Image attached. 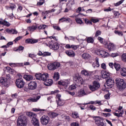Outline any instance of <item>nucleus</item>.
Instances as JSON below:
<instances>
[{"label": "nucleus", "instance_id": "f257e3e1", "mask_svg": "<svg viewBox=\"0 0 126 126\" xmlns=\"http://www.w3.org/2000/svg\"><path fill=\"white\" fill-rule=\"evenodd\" d=\"M27 121L28 119L26 116L21 115L17 120V126H27Z\"/></svg>", "mask_w": 126, "mask_h": 126}, {"label": "nucleus", "instance_id": "f03ea898", "mask_svg": "<svg viewBox=\"0 0 126 126\" xmlns=\"http://www.w3.org/2000/svg\"><path fill=\"white\" fill-rule=\"evenodd\" d=\"M116 81L118 89L120 91H123L124 89H126V85L124 79L118 78L116 79Z\"/></svg>", "mask_w": 126, "mask_h": 126}, {"label": "nucleus", "instance_id": "7ed1b4c3", "mask_svg": "<svg viewBox=\"0 0 126 126\" xmlns=\"http://www.w3.org/2000/svg\"><path fill=\"white\" fill-rule=\"evenodd\" d=\"M19 78L17 79L16 80V85L18 88H23L24 86L25 85V82H24V80L21 78L22 77V75L21 74H19Z\"/></svg>", "mask_w": 126, "mask_h": 126}, {"label": "nucleus", "instance_id": "20e7f679", "mask_svg": "<svg viewBox=\"0 0 126 126\" xmlns=\"http://www.w3.org/2000/svg\"><path fill=\"white\" fill-rule=\"evenodd\" d=\"M11 79V78L10 77V75L7 74L6 75V78H0L1 84L4 86H6L7 85H8V83L10 81Z\"/></svg>", "mask_w": 126, "mask_h": 126}, {"label": "nucleus", "instance_id": "39448f33", "mask_svg": "<svg viewBox=\"0 0 126 126\" xmlns=\"http://www.w3.org/2000/svg\"><path fill=\"white\" fill-rule=\"evenodd\" d=\"M94 119L95 121V124L97 126H106L105 123H104V119L101 117H94Z\"/></svg>", "mask_w": 126, "mask_h": 126}, {"label": "nucleus", "instance_id": "423d86ee", "mask_svg": "<svg viewBox=\"0 0 126 126\" xmlns=\"http://www.w3.org/2000/svg\"><path fill=\"white\" fill-rule=\"evenodd\" d=\"M61 66V63L58 62H55L52 63H50L48 64L47 67L49 70H55L57 69L58 67Z\"/></svg>", "mask_w": 126, "mask_h": 126}, {"label": "nucleus", "instance_id": "0eeeda50", "mask_svg": "<svg viewBox=\"0 0 126 126\" xmlns=\"http://www.w3.org/2000/svg\"><path fill=\"white\" fill-rule=\"evenodd\" d=\"M48 46L50 49L54 50V51H57L60 48V45L58 42H54L53 41L49 42L48 43Z\"/></svg>", "mask_w": 126, "mask_h": 126}, {"label": "nucleus", "instance_id": "6e6552de", "mask_svg": "<svg viewBox=\"0 0 126 126\" xmlns=\"http://www.w3.org/2000/svg\"><path fill=\"white\" fill-rule=\"evenodd\" d=\"M89 88L91 91H96L100 88V83L99 82L94 81L93 82V85H90Z\"/></svg>", "mask_w": 126, "mask_h": 126}, {"label": "nucleus", "instance_id": "1a4fd4ad", "mask_svg": "<svg viewBox=\"0 0 126 126\" xmlns=\"http://www.w3.org/2000/svg\"><path fill=\"white\" fill-rule=\"evenodd\" d=\"M50 118L47 115H43L40 118V122L43 126H46L50 123Z\"/></svg>", "mask_w": 126, "mask_h": 126}, {"label": "nucleus", "instance_id": "9d476101", "mask_svg": "<svg viewBox=\"0 0 126 126\" xmlns=\"http://www.w3.org/2000/svg\"><path fill=\"white\" fill-rule=\"evenodd\" d=\"M105 46H106V48L108 49L109 52L115 51L116 49V45L112 42L109 43L108 44H107V42H106Z\"/></svg>", "mask_w": 126, "mask_h": 126}, {"label": "nucleus", "instance_id": "9b49d317", "mask_svg": "<svg viewBox=\"0 0 126 126\" xmlns=\"http://www.w3.org/2000/svg\"><path fill=\"white\" fill-rule=\"evenodd\" d=\"M37 88V83L35 81H31L28 84L29 90H35Z\"/></svg>", "mask_w": 126, "mask_h": 126}, {"label": "nucleus", "instance_id": "f8f14e48", "mask_svg": "<svg viewBox=\"0 0 126 126\" xmlns=\"http://www.w3.org/2000/svg\"><path fill=\"white\" fill-rule=\"evenodd\" d=\"M61 95L60 94H57L56 95L57 101L58 106H63L64 105V101L61 99Z\"/></svg>", "mask_w": 126, "mask_h": 126}, {"label": "nucleus", "instance_id": "ddd939ff", "mask_svg": "<svg viewBox=\"0 0 126 126\" xmlns=\"http://www.w3.org/2000/svg\"><path fill=\"white\" fill-rule=\"evenodd\" d=\"M115 84V82L114 81V80L112 78L108 79V80L106 81V86H108V88H112L113 86H114Z\"/></svg>", "mask_w": 126, "mask_h": 126}, {"label": "nucleus", "instance_id": "4468645a", "mask_svg": "<svg viewBox=\"0 0 126 126\" xmlns=\"http://www.w3.org/2000/svg\"><path fill=\"white\" fill-rule=\"evenodd\" d=\"M41 98V96H35L33 97H30V98L28 99V102H37L39 99Z\"/></svg>", "mask_w": 126, "mask_h": 126}, {"label": "nucleus", "instance_id": "2eb2a0df", "mask_svg": "<svg viewBox=\"0 0 126 126\" xmlns=\"http://www.w3.org/2000/svg\"><path fill=\"white\" fill-rule=\"evenodd\" d=\"M65 53L68 57H70L71 58H74V57H75V53H74V51L71 50L66 51Z\"/></svg>", "mask_w": 126, "mask_h": 126}, {"label": "nucleus", "instance_id": "dca6fc26", "mask_svg": "<svg viewBox=\"0 0 126 126\" xmlns=\"http://www.w3.org/2000/svg\"><path fill=\"white\" fill-rule=\"evenodd\" d=\"M43 83L45 86H51L54 83V81L51 79H47Z\"/></svg>", "mask_w": 126, "mask_h": 126}, {"label": "nucleus", "instance_id": "f3484780", "mask_svg": "<svg viewBox=\"0 0 126 126\" xmlns=\"http://www.w3.org/2000/svg\"><path fill=\"white\" fill-rule=\"evenodd\" d=\"M101 75L102 78H108L110 77V73L102 70L101 71Z\"/></svg>", "mask_w": 126, "mask_h": 126}, {"label": "nucleus", "instance_id": "a211bd4d", "mask_svg": "<svg viewBox=\"0 0 126 126\" xmlns=\"http://www.w3.org/2000/svg\"><path fill=\"white\" fill-rule=\"evenodd\" d=\"M87 95L86 93L84 91V89H82L78 91V96L79 97H83V96H85Z\"/></svg>", "mask_w": 126, "mask_h": 126}, {"label": "nucleus", "instance_id": "6ab92c4d", "mask_svg": "<svg viewBox=\"0 0 126 126\" xmlns=\"http://www.w3.org/2000/svg\"><path fill=\"white\" fill-rule=\"evenodd\" d=\"M48 78H49V74L47 73H43L41 74V79L40 80L45 82Z\"/></svg>", "mask_w": 126, "mask_h": 126}, {"label": "nucleus", "instance_id": "aec40b11", "mask_svg": "<svg viewBox=\"0 0 126 126\" xmlns=\"http://www.w3.org/2000/svg\"><path fill=\"white\" fill-rule=\"evenodd\" d=\"M23 78H24V79L27 81H30L33 80V76L31 75H24Z\"/></svg>", "mask_w": 126, "mask_h": 126}, {"label": "nucleus", "instance_id": "412c9836", "mask_svg": "<svg viewBox=\"0 0 126 126\" xmlns=\"http://www.w3.org/2000/svg\"><path fill=\"white\" fill-rule=\"evenodd\" d=\"M32 123L34 126H40L39 124V120L36 118H32Z\"/></svg>", "mask_w": 126, "mask_h": 126}, {"label": "nucleus", "instance_id": "4be33fe9", "mask_svg": "<svg viewBox=\"0 0 126 126\" xmlns=\"http://www.w3.org/2000/svg\"><path fill=\"white\" fill-rule=\"evenodd\" d=\"M82 57L84 60H90L91 55L88 53H84L82 55Z\"/></svg>", "mask_w": 126, "mask_h": 126}, {"label": "nucleus", "instance_id": "5701e85b", "mask_svg": "<svg viewBox=\"0 0 126 126\" xmlns=\"http://www.w3.org/2000/svg\"><path fill=\"white\" fill-rule=\"evenodd\" d=\"M91 104L92 105H95V104H98V105H99V106H101V105H102V103H101V101H99L98 100H96L95 101H91L90 102H88L86 104H84V105H88V104Z\"/></svg>", "mask_w": 126, "mask_h": 126}, {"label": "nucleus", "instance_id": "b1692460", "mask_svg": "<svg viewBox=\"0 0 126 126\" xmlns=\"http://www.w3.org/2000/svg\"><path fill=\"white\" fill-rule=\"evenodd\" d=\"M58 84L59 85H62V86H67V84H68V82H67V81L66 80H60L58 81Z\"/></svg>", "mask_w": 126, "mask_h": 126}, {"label": "nucleus", "instance_id": "393cba45", "mask_svg": "<svg viewBox=\"0 0 126 126\" xmlns=\"http://www.w3.org/2000/svg\"><path fill=\"white\" fill-rule=\"evenodd\" d=\"M49 116L51 119H54V118H57L59 116V113L57 112H50L49 113Z\"/></svg>", "mask_w": 126, "mask_h": 126}, {"label": "nucleus", "instance_id": "a878e982", "mask_svg": "<svg viewBox=\"0 0 126 126\" xmlns=\"http://www.w3.org/2000/svg\"><path fill=\"white\" fill-rule=\"evenodd\" d=\"M6 32L9 34H17L18 32L16 30H9L7 29L5 30Z\"/></svg>", "mask_w": 126, "mask_h": 126}, {"label": "nucleus", "instance_id": "bb28decb", "mask_svg": "<svg viewBox=\"0 0 126 126\" xmlns=\"http://www.w3.org/2000/svg\"><path fill=\"white\" fill-rule=\"evenodd\" d=\"M27 115L28 117H29V118H32V120L37 117V115L33 112H29L27 113Z\"/></svg>", "mask_w": 126, "mask_h": 126}, {"label": "nucleus", "instance_id": "cd10ccee", "mask_svg": "<svg viewBox=\"0 0 126 126\" xmlns=\"http://www.w3.org/2000/svg\"><path fill=\"white\" fill-rule=\"evenodd\" d=\"M120 74L122 76H126V68L123 67L120 69Z\"/></svg>", "mask_w": 126, "mask_h": 126}, {"label": "nucleus", "instance_id": "c85d7f7f", "mask_svg": "<svg viewBox=\"0 0 126 126\" xmlns=\"http://www.w3.org/2000/svg\"><path fill=\"white\" fill-rule=\"evenodd\" d=\"M65 21H68V22H71V19L69 18H64L63 17L61 19H59V22H64Z\"/></svg>", "mask_w": 126, "mask_h": 126}, {"label": "nucleus", "instance_id": "c756f323", "mask_svg": "<svg viewBox=\"0 0 126 126\" xmlns=\"http://www.w3.org/2000/svg\"><path fill=\"white\" fill-rule=\"evenodd\" d=\"M76 81L79 83V84H81L82 85L83 84L84 81L83 80V79L81 77H78L77 79L76 80Z\"/></svg>", "mask_w": 126, "mask_h": 126}, {"label": "nucleus", "instance_id": "7c9ffc66", "mask_svg": "<svg viewBox=\"0 0 126 126\" xmlns=\"http://www.w3.org/2000/svg\"><path fill=\"white\" fill-rule=\"evenodd\" d=\"M53 79L56 81H57V80L58 79H60V73H59V72H55L54 73V75L53 76Z\"/></svg>", "mask_w": 126, "mask_h": 126}, {"label": "nucleus", "instance_id": "2f4dec72", "mask_svg": "<svg viewBox=\"0 0 126 126\" xmlns=\"http://www.w3.org/2000/svg\"><path fill=\"white\" fill-rule=\"evenodd\" d=\"M81 74L86 76H89V75H91V72H88L87 71L84 70L81 71Z\"/></svg>", "mask_w": 126, "mask_h": 126}, {"label": "nucleus", "instance_id": "473e14b6", "mask_svg": "<svg viewBox=\"0 0 126 126\" xmlns=\"http://www.w3.org/2000/svg\"><path fill=\"white\" fill-rule=\"evenodd\" d=\"M37 28H38V27H37V26H32V27H29L28 28L29 31H32V32L36 30Z\"/></svg>", "mask_w": 126, "mask_h": 126}, {"label": "nucleus", "instance_id": "72a5a7b5", "mask_svg": "<svg viewBox=\"0 0 126 126\" xmlns=\"http://www.w3.org/2000/svg\"><path fill=\"white\" fill-rule=\"evenodd\" d=\"M7 9L10 8L12 10H13L14 8H16V5L13 3H10L9 7H6Z\"/></svg>", "mask_w": 126, "mask_h": 126}, {"label": "nucleus", "instance_id": "f704fd0d", "mask_svg": "<svg viewBox=\"0 0 126 126\" xmlns=\"http://www.w3.org/2000/svg\"><path fill=\"white\" fill-rule=\"evenodd\" d=\"M56 9H52V10H50L49 11H46L45 12H42V15H47L48 13H50V12H54L55 11Z\"/></svg>", "mask_w": 126, "mask_h": 126}, {"label": "nucleus", "instance_id": "c9c22d12", "mask_svg": "<svg viewBox=\"0 0 126 126\" xmlns=\"http://www.w3.org/2000/svg\"><path fill=\"white\" fill-rule=\"evenodd\" d=\"M114 67L117 70V71H119L120 69H121V65L120 64L117 63H114Z\"/></svg>", "mask_w": 126, "mask_h": 126}, {"label": "nucleus", "instance_id": "e433bc0d", "mask_svg": "<svg viewBox=\"0 0 126 126\" xmlns=\"http://www.w3.org/2000/svg\"><path fill=\"white\" fill-rule=\"evenodd\" d=\"M87 41L88 43L93 44L94 42V39H93L92 37H89L87 39Z\"/></svg>", "mask_w": 126, "mask_h": 126}, {"label": "nucleus", "instance_id": "4c0bfd02", "mask_svg": "<svg viewBox=\"0 0 126 126\" xmlns=\"http://www.w3.org/2000/svg\"><path fill=\"white\" fill-rule=\"evenodd\" d=\"M5 68L6 69H7V70H8L9 73H11V74H12L13 72H14V70L11 69V68H10V67L7 66Z\"/></svg>", "mask_w": 126, "mask_h": 126}, {"label": "nucleus", "instance_id": "58836bf2", "mask_svg": "<svg viewBox=\"0 0 126 126\" xmlns=\"http://www.w3.org/2000/svg\"><path fill=\"white\" fill-rule=\"evenodd\" d=\"M71 117L73 119H77V118H78V113L77 112H73L72 113Z\"/></svg>", "mask_w": 126, "mask_h": 126}, {"label": "nucleus", "instance_id": "ea45409f", "mask_svg": "<svg viewBox=\"0 0 126 126\" xmlns=\"http://www.w3.org/2000/svg\"><path fill=\"white\" fill-rule=\"evenodd\" d=\"M35 78L37 80H41V77H42V74L39 73V74H35Z\"/></svg>", "mask_w": 126, "mask_h": 126}, {"label": "nucleus", "instance_id": "a19ab883", "mask_svg": "<svg viewBox=\"0 0 126 126\" xmlns=\"http://www.w3.org/2000/svg\"><path fill=\"white\" fill-rule=\"evenodd\" d=\"M114 33L116 34V35H119V36H123L124 35L123 32H120L119 31H115Z\"/></svg>", "mask_w": 126, "mask_h": 126}, {"label": "nucleus", "instance_id": "79ce46f5", "mask_svg": "<svg viewBox=\"0 0 126 126\" xmlns=\"http://www.w3.org/2000/svg\"><path fill=\"white\" fill-rule=\"evenodd\" d=\"M84 20L86 24H91V25H92V22H91V21L88 19H84Z\"/></svg>", "mask_w": 126, "mask_h": 126}, {"label": "nucleus", "instance_id": "37998d69", "mask_svg": "<svg viewBox=\"0 0 126 126\" xmlns=\"http://www.w3.org/2000/svg\"><path fill=\"white\" fill-rule=\"evenodd\" d=\"M111 114L110 113H103L102 116L105 117V118L111 117Z\"/></svg>", "mask_w": 126, "mask_h": 126}, {"label": "nucleus", "instance_id": "c03bdc74", "mask_svg": "<svg viewBox=\"0 0 126 126\" xmlns=\"http://www.w3.org/2000/svg\"><path fill=\"white\" fill-rule=\"evenodd\" d=\"M95 63H96V67H99L100 66V64L99 63V58H95Z\"/></svg>", "mask_w": 126, "mask_h": 126}, {"label": "nucleus", "instance_id": "a18cd8bd", "mask_svg": "<svg viewBox=\"0 0 126 126\" xmlns=\"http://www.w3.org/2000/svg\"><path fill=\"white\" fill-rule=\"evenodd\" d=\"M33 39H28L26 40L25 42L26 44H32Z\"/></svg>", "mask_w": 126, "mask_h": 126}, {"label": "nucleus", "instance_id": "49530a36", "mask_svg": "<svg viewBox=\"0 0 126 126\" xmlns=\"http://www.w3.org/2000/svg\"><path fill=\"white\" fill-rule=\"evenodd\" d=\"M33 111L34 112H42L45 111L44 109H41L40 108H33Z\"/></svg>", "mask_w": 126, "mask_h": 126}, {"label": "nucleus", "instance_id": "de8ad7c7", "mask_svg": "<svg viewBox=\"0 0 126 126\" xmlns=\"http://www.w3.org/2000/svg\"><path fill=\"white\" fill-rule=\"evenodd\" d=\"M66 6H67V8H68V9L69 10L71 9V7H72V5L70 4V1H69L67 2Z\"/></svg>", "mask_w": 126, "mask_h": 126}, {"label": "nucleus", "instance_id": "09e8293b", "mask_svg": "<svg viewBox=\"0 0 126 126\" xmlns=\"http://www.w3.org/2000/svg\"><path fill=\"white\" fill-rule=\"evenodd\" d=\"M123 113L122 112H120V113H114V116H116V117H118V118H120V117H122V116H123Z\"/></svg>", "mask_w": 126, "mask_h": 126}, {"label": "nucleus", "instance_id": "8fccbe9b", "mask_svg": "<svg viewBox=\"0 0 126 126\" xmlns=\"http://www.w3.org/2000/svg\"><path fill=\"white\" fill-rule=\"evenodd\" d=\"M3 25H4L5 26H7V27H9V26H10V24L7 22V21L4 20Z\"/></svg>", "mask_w": 126, "mask_h": 126}, {"label": "nucleus", "instance_id": "3c124183", "mask_svg": "<svg viewBox=\"0 0 126 126\" xmlns=\"http://www.w3.org/2000/svg\"><path fill=\"white\" fill-rule=\"evenodd\" d=\"M76 21L78 24H83V22L82 20L79 18H78L76 20Z\"/></svg>", "mask_w": 126, "mask_h": 126}, {"label": "nucleus", "instance_id": "603ef678", "mask_svg": "<svg viewBox=\"0 0 126 126\" xmlns=\"http://www.w3.org/2000/svg\"><path fill=\"white\" fill-rule=\"evenodd\" d=\"M101 33H102V32L98 30L95 32V37H98V36H100V35L101 34Z\"/></svg>", "mask_w": 126, "mask_h": 126}, {"label": "nucleus", "instance_id": "864d4df0", "mask_svg": "<svg viewBox=\"0 0 126 126\" xmlns=\"http://www.w3.org/2000/svg\"><path fill=\"white\" fill-rule=\"evenodd\" d=\"M123 1H125V0H121L119 1L118 2L115 4V6H119V5L122 4Z\"/></svg>", "mask_w": 126, "mask_h": 126}, {"label": "nucleus", "instance_id": "5fc2aeb1", "mask_svg": "<svg viewBox=\"0 0 126 126\" xmlns=\"http://www.w3.org/2000/svg\"><path fill=\"white\" fill-rule=\"evenodd\" d=\"M122 60L123 62H126V54H124L122 55Z\"/></svg>", "mask_w": 126, "mask_h": 126}, {"label": "nucleus", "instance_id": "6e6d98bb", "mask_svg": "<svg viewBox=\"0 0 126 126\" xmlns=\"http://www.w3.org/2000/svg\"><path fill=\"white\" fill-rule=\"evenodd\" d=\"M118 56H119V53H112L110 55V57H111V58H116V57H118Z\"/></svg>", "mask_w": 126, "mask_h": 126}, {"label": "nucleus", "instance_id": "4d7b16f0", "mask_svg": "<svg viewBox=\"0 0 126 126\" xmlns=\"http://www.w3.org/2000/svg\"><path fill=\"white\" fill-rule=\"evenodd\" d=\"M98 40L99 41L100 43H101V44H104V38L98 36Z\"/></svg>", "mask_w": 126, "mask_h": 126}, {"label": "nucleus", "instance_id": "13d9d810", "mask_svg": "<svg viewBox=\"0 0 126 126\" xmlns=\"http://www.w3.org/2000/svg\"><path fill=\"white\" fill-rule=\"evenodd\" d=\"M53 28H54V29H55V30H57V31H61V28H60V27L58 26H53Z\"/></svg>", "mask_w": 126, "mask_h": 126}, {"label": "nucleus", "instance_id": "bf43d9fd", "mask_svg": "<svg viewBox=\"0 0 126 126\" xmlns=\"http://www.w3.org/2000/svg\"><path fill=\"white\" fill-rule=\"evenodd\" d=\"M46 27H47V26L46 25H42V26H39L38 27V29H46Z\"/></svg>", "mask_w": 126, "mask_h": 126}, {"label": "nucleus", "instance_id": "052dcab7", "mask_svg": "<svg viewBox=\"0 0 126 126\" xmlns=\"http://www.w3.org/2000/svg\"><path fill=\"white\" fill-rule=\"evenodd\" d=\"M90 109L92 110V111H95L96 110V107L93 105H90Z\"/></svg>", "mask_w": 126, "mask_h": 126}, {"label": "nucleus", "instance_id": "680f3d73", "mask_svg": "<svg viewBox=\"0 0 126 126\" xmlns=\"http://www.w3.org/2000/svg\"><path fill=\"white\" fill-rule=\"evenodd\" d=\"M75 88H76V87H75V85H72L69 86V90H73L75 89Z\"/></svg>", "mask_w": 126, "mask_h": 126}, {"label": "nucleus", "instance_id": "e2e57ef3", "mask_svg": "<svg viewBox=\"0 0 126 126\" xmlns=\"http://www.w3.org/2000/svg\"><path fill=\"white\" fill-rule=\"evenodd\" d=\"M24 50V47L23 46H20L15 50V52H17V51H23Z\"/></svg>", "mask_w": 126, "mask_h": 126}, {"label": "nucleus", "instance_id": "0e129e2a", "mask_svg": "<svg viewBox=\"0 0 126 126\" xmlns=\"http://www.w3.org/2000/svg\"><path fill=\"white\" fill-rule=\"evenodd\" d=\"M71 48H72V49H73L74 50H76L78 49V48H79V46L72 45L71 46Z\"/></svg>", "mask_w": 126, "mask_h": 126}, {"label": "nucleus", "instance_id": "69168bd1", "mask_svg": "<svg viewBox=\"0 0 126 126\" xmlns=\"http://www.w3.org/2000/svg\"><path fill=\"white\" fill-rule=\"evenodd\" d=\"M47 56H51V53L45 52L43 53V57H47Z\"/></svg>", "mask_w": 126, "mask_h": 126}, {"label": "nucleus", "instance_id": "338daca9", "mask_svg": "<svg viewBox=\"0 0 126 126\" xmlns=\"http://www.w3.org/2000/svg\"><path fill=\"white\" fill-rule=\"evenodd\" d=\"M120 12L118 11H114V15L116 17H119L120 16Z\"/></svg>", "mask_w": 126, "mask_h": 126}, {"label": "nucleus", "instance_id": "774afa93", "mask_svg": "<svg viewBox=\"0 0 126 126\" xmlns=\"http://www.w3.org/2000/svg\"><path fill=\"white\" fill-rule=\"evenodd\" d=\"M71 126H79V124L77 123H73L71 124Z\"/></svg>", "mask_w": 126, "mask_h": 126}]
</instances>
